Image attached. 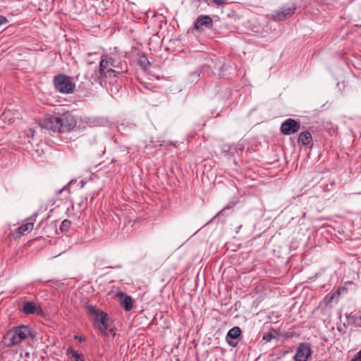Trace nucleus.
<instances>
[{
	"label": "nucleus",
	"mask_w": 361,
	"mask_h": 361,
	"mask_svg": "<svg viewBox=\"0 0 361 361\" xmlns=\"http://www.w3.org/2000/svg\"><path fill=\"white\" fill-rule=\"evenodd\" d=\"M77 124L75 117L69 112L54 111V115H48L39 121L41 128L54 133H68L73 130Z\"/></svg>",
	"instance_id": "1"
},
{
	"label": "nucleus",
	"mask_w": 361,
	"mask_h": 361,
	"mask_svg": "<svg viewBox=\"0 0 361 361\" xmlns=\"http://www.w3.org/2000/svg\"><path fill=\"white\" fill-rule=\"evenodd\" d=\"M109 63V60H108L107 57L102 59L99 63V70L96 71L94 74L92 75V78L94 82L102 83L104 78L115 77L116 74L123 71L121 68V70L111 69Z\"/></svg>",
	"instance_id": "2"
},
{
	"label": "nucleus",
	"mask_w": 361,
	"mask_h": 361,
	"mask_svg": "<svg viewBox=\"0 0 361 361\" xmlns=\"http://www.w3.org/2000/svg\"><path fill=\"white\" fill-rule=\"evenodd\" d=\"M53 82L55 89L63 94L72 93L75 87V85L72 82L71 78L62 73L55 75Z\"/></svg>",
	"instance_id": "3"
},
{
	"label": "nucleus",
	"mask_w": 361,
	"mask_h": 361,
	"mask_svg": "<svg viewBox=\"0 0 361 361\" xmlns=\"http://www.w3.org/2000/svg\"><path fill=\"white\" fill-rule=\"evenodd\" d=\"M87 310L88 314L93 317V320L97 323L99 331L102 333H106L109 328L106 313L97 309L93 305H87Z\"/></svg>",
	"instance_id": "4"
},
{
	"label": "nucleus",
	"mask_w": 361,
	"mask_h": 361,
	"mask_svg": "<svg viewBox=\"0 0 361 361\" xmlns=\"http://www.w3.org/2000/svg\"><path fill=\"white\" fill-rule=\"evenodd\" d=\"M300 128V122L295 121L293 118H289L281 123L280 130L282 134L290 135L297 133Z\"/></svg>",
	"instance_id": "5"
},
{
	"label": "nucleus",
	"mask_w": 361,
	"mask_h": 361,
	"mask_svg": "<svg viewBox=\"0 0 361 361\" xmlns=\"http://www.w3.org/2000/svg\"><path fill=\"white\" fill-rule=\"evenodd\" d=\"M296 6L293 4L290 6H283L279 10L275 11L271 15V18L276 21L284 20L295 13Z\"/></svg>",
	"instance_id": "6"
},
{
	"label": "nucleus",
	"mask_w": 361,
	"mask_h": 361,
	"mask_svg": "<svg viewBox=\"0 0 361 361\" xmlns=\"http://www.w3.org/2000/svg\"><path fill=\"white\" fill-rule=\"evenodd\" d=\"M310 344L308 343H300L294 356L295 361H307L312 355Z\"/></svg>",
	"instance_id": "7"
},
{
	"label": "nucleus",
	"mask_w": 361,
	"mask_h": 361,
	"mask_svg": "<svg viewBox=\"0 0 361 361\" xmlns=\"http://www.w3.org/2000/svg\"><path fill=\"white\" fill-rule=\"evenodd\" d=\"M241 333L242 331L239 326H234L228 331L226 341L231 347L235 348L238 345V339L240 336Z\"/></svg>",
	"instance_id": "8"
},
{
	"label": "nucleus",
	"mask_w": 361,
	"mask_h": 361,
	"mask_svg": "<svg viewBox=\"0 0 361 361\" xmlns=\"http://www.w3.org/2000/svg\"><path fill=\"white\" fill-rule=\"evenodd\" d=\"M37 216V212H35L32 216L27 218L25 221V222L17 228L16 232L20 235H25L31 232Z\"/></svg>",
	"instance_id": "9"
},
{
	"label": "nucleus",
	"mask_w": 361,
	"mask_h": 361,
	"mask_svg": "<svg viewBox=\"0 0 361 361\" xmlns=\"http://www.w3.org/2000/svg\"><path fill=\"white\" fill-rule=\"evenodd\" d=\"M13 329L20 343L28 337L32 338L35 337V334L32 333V329L28 326L22 325L14 327Z\"/></svg>",
	"instance_id": "10"
},
{
	"label": "nucleus",
	"mask_w": 361,
	"mask_h": 361,
	"mask_svg": "<svg viewBox=\"0 0 361 361\" xmlns=\"http://www.w3.org/2000/svg\"><path fill=\"white\" fill-rule=\"evenodd\" d=\"M3 342L8 347L16 345L20 343L13 329L7 331L4 336Z\"/></svg>",
	"instance_id": "11"
},
{
	"label": "nucleus",
	"mask_w": 361,
	"mask_h": 361,
	"mask_svg": "<svg viewBox=\"0 0 361 361\" xmlns=\"http://www.w3.org/2000/svg\"><path fill=\"white\" fill-rule=\"evenodd\" d=\"M117 298L119 300L121 305L126 311L128 312L132 310L133 301L132 298L130 295H128L123 292H119L117 293Z\"/></svg>",
	"instance_id": "12"
},
{
	"label": "nucleus",
	"mask_w": 361,
	"mask_h": 361,
	"mask_svg": "<svg viewBox=\"0 0 361 361\" xmlns=\"http://www.w3.org/2000/svg\"><path fill=\"white\" fill-rule=\"evenodd\" d=\"M23 311L26 314H32L36 313L38 315H41L43 313V310L39 307H36L31 302H25L23 305Z\"/></svg>",
	"instance_id": "13"
},
{
	"label": "nucleus",
	"mask_w": 361,
	"mask_h": 361,
	"mask_svg": "<svg viewBox=\"0 0 361 361\" xmlns=\"http://www.w3.org/2000/svg\"><path fill=\"white\" fill-rule=\"evenodd\" d=\"M212 25V20L209 16H202L197 18L194 27L196 30H200L202 26L209 27Z\"/></svg>",
	"instance_id": "14"
},
{
	"label": "nucleus",
	"mask_w": 361,
	"mask_h": 361,
	"mask_svg": "<svg viewBox=\"0 0 361 361\" xmlns=\"http://www.w3.org/2000/svg\"><path fill=\"white\" fill-rule=\"evenodd\" d=\"M312 142V135L309 131H304L300 133L298 139L299 145L306 146Z\"/></svg>",
	"instance_id": "15"
},
{
	"label": "nucleus",
	"mask_w": 361,
	"mask_h": 361,
	"mask_svg": "<svg viewBox=\"0 0 361 361\" xmlns=\"http://www.w3.org/2000/svg\"><path fill=\"white\" fill-rule=\"evenodd\" d=\"M67 355L73 357L75 361H83L82 355L79 354L73 348H69L67 350Z\"/></svg>",
	"instance_id": "16"
},
{
	"label": "nucleus",
	"mask_w": 361,
	"mask_h": 361,
	"mask_svg": "<svg viewBox=\"0 0 361 361\" xmlns=\"http://www.w3.org/2000/svg\"><path fill=\"white\" fill-rule=\"evenodd\" d=\"M71 221L68 219L63 220L60 226V230L62 232H68L71 228Z\"/></svg>",
	"instance_id": "17"
},
{
	"label": "nucleus",
	"mask_w": 361,
	"mask_h": 361,
	"mask_svg": "<svg viewBox=\"0 0 361 361\" xmlns=\"http://www.w3.org/2000/svg\"><path fill=\"white\" fill-rule=\"evenodd\" d=\"M87 200V197H85L84 200L81 199V200L78 203V208L79 209L82 210L86 208Z\"/></svg>",
	"instance_id": "18"
},
{
	"label": "nucleus",
	"mask_w": 361,
	"mask_h": 361,
	"mask_svg": "<svg viewBox=\"0 0 361 361\" xmlns=\"http://www.w3.org/2000/svg\"><path fill=\"white\" fill-rule=\"evenodd\" d=\"M107 59L108 60H109V64H111V69L121 70V68H119L118 66L116 64V61L113 58L107 57Z\"/></svg>",
	"instance_id": "19"
},
{
	"label": "nucleus",
	"mask_w": 361,
	"mask_h": 361,
	"mask_svg": "<svg viewBox=\"0 0 361 361\" xmlns=\"http://www.w3.org/2000/svg\"><path fill=\"white\" fill-rule=\"evenodd\" d=\"M233 207V204H227L224 208H223L221 211L219 212V213L217 214L216 216H219L220 214H223L224 212L226 210V209H229L231 208H232Z\"/></svg>",
	"instance_id": "20"
},
{
	"label": "nucleus",
	"mask_w": 361,
	"mask_h": 361,
	"mask_svg": "<svg viewBox=\"0 0 361 361\" xmlns=\"http://www.w3.org/2000/svg\"><path fill=\"white\" fill-rule=\"evenodd\" d=\"M273 338H274V336H272V334L271 333L265 334L263 336V340H265L267 341H270Z\"/></svg>",
	"instance_id": "21"
},
{
	"label": "nucleus",
	"mask_w": 361,
	"mask_h": 361,
	"mask_svg": "<svg viewBox=\"0 0 361 361\" xmlns=\"http://www.w3.org/2000/svg\"><path fill=\"white\" fill-rule=\"evenodd\" d=\"M7 23H8L7 18L6 17L0 15V27L2 25H6Z\"/></svg>",
	"instance_id": "22"
},
{
	"label": "nucleus",
	"mask_w": 361,
	"mask_h": 361,
	"mask_svg": "<svg viewBox=\"0 0 361 361\" xmlns=\"http://www.w3.org/2000/svg\"><path fill=\"white\" fill-rule=\"evenodd\" d=\"M213 2L218 6L223 5L226 0H212Z\"/></svg>",
	"instance_id": "23"
},
{
	"label": "nucleus",
	"mask_w": 361,
	"mask_h": 361,
	"mask_svg": "<svg viewBox=\"0 0 361 361\" xmlns=\"http://www.w3.org/2000/svg\"><path fill=\"white\" fill-rule=\"evenodd\" d=\"M357 361H361V350L354 357Z\"/></svg>",
	"instance_id": "24"
},
{
	"label": "nucleus",
	"mask_w": 361,
	"mask_h": 361,
	"mask_svg": "<svg viewBox=\"0 0 361 361\" xmlns=\"http://www.w3.org/2000/svg\"><path fill=\"white\" fill-rule=\"evenodd\" d=\"M121 264H116V265H109V266H107L106 267L108 268H111V269H120L121 268Z\"/></svg>",
	"instance_id": "25"
},
{
	"label": "nucleus",
	"mask_w": 361,
	"mask_h": 361,
	"mask_svg": "<svg viewBox=\"0 0 361 361\" xmlns=\"http://www.w3.org/2000/svg\"><path fill=\"white\" fill-rule=\"evenodd\" d=\"M140 63H141V65H144L145 63H149V61H147V59H145L144 61L140 60Z\"/></svg>",
	"instance_id": "26"
},
{
	"label": "nucleus",
	"mask_w": 361,
	"mask_h": 361,
	"mask_svg": "<svg viewBox=\"0 0 361 361\" xmlns=\"http://www.w3.org/2000/svg\"><path fill=\"white\" fill-rule=\"evenodd\" d=\"M106 262L104 260H101L99 262V266L100 265H102V264H106Z\"/></svg>",
	"instance_id": "27"
},
{
	"label": "nucleus",
	"mask_w": 361,
	"mask_h": 361,
	"mask_svg": "<svg viewBox=\"0 0 361 361\" xmlns=\"http://www.w3.org/2000/svg\"><path fill=\"white\" fill-rule=\"evenodd\" d=\"M75 338H78V340H80V341H83V338H82L81 337H78V336H75Z\"/></svg>",
	"instance_id": "28"
},
{
	"label": "nucleus",
	"mask_w": 361,
	"mask_h": 361,
	"mask_svg": "<svg viewBox=\"0 0 361 361\" xmlns=\"http://www.w3.org/2000/svg\"><path fill=\"white\" fill-rule=\"evenodd\" d=\"M66 186H64L61 190H59V193H61L63 190L66 189Z\"/></svg>",
	"instance_id": "29"
},
{
	"label": "nucleus",
	"mask_w": 361,
	"mask_h": 361,
	"mask_svg": "<svg viewBox=\"0 0 361 361\" xmlns=\"http://www.w3.org/2000/svg\"><path fill=\"white\" fill-rule=\"evenodd\" d=\"M351 361H357L355 357H353Z\"/></svg>",
	"instance_id": "30"
}]
</instances>
